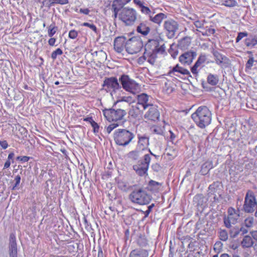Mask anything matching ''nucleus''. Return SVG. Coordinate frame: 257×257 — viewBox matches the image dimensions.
<instances>
[{
	"label": "nucleus",
	"mask_w": 257,
	"mask_h": 257,
	"mask_svg": "<svg viewBox=\"0 0 257 257\" xmlns=\"http://www.w3.org/2000/svg\"><path fill=\"white\" fill-rule=\"evenodd\" d=\"M118 187L123 191H127L129 189L130 186L126 183L122 182L119 184Z\"/></svg>",
	"instance_id": "54"
},
{
	"label": "nucleus",
	"mask_w": 257,
	"mask_h": 257,
	"mask_svg": "<svg viewBox=\"0 0 257 257\" xmlns=\"http://www.w3.org/2000/svg\"><path fill=\"white\" fill-rule=\"evenodd\" d=\"M206 60V56L204 54H201L199 57L197 61L195 62V64L191 68V70L192 73L193 74H197L198 73L197 68L201 66V65L204 64Z\"/></svg>",
	"instance_id": "22"
},
{
	"label": "nucleus",
	"mask_w": 257,
	"mask_h": 257,
	"mask_svg": "<svg viewBox=\"0 0 257 257\" xmlns=\"http://www.w3.org/2000/svg\"><path fill=\"white\" fill-rule=\"evenodd\" d=\"M62 54V50L60 48H57L55 51L52 53L51 58L54 60L57 58L58 56L61 55Z\"/></svg>",
	"instance_id": "45"
},
{
	"label": "nucleus",
	"mask_w": 257,
	"mask_h": 257,
	"mask_svg": "<svg viewBox=\"0 0 257 257\" xmlns=\"http://www.w3.org/2000/svg\"><path fill=\"white\" fill-rule=\"evenodd\" d=\"M230 236L233 238H235L238 235H240L239 229L238 227H234L230 231Z\"/></svg>",
	"instance_id": "42"
},
{
	"label": "nucleus",
	"mask_w": 257,
	"mask_h": 257,
	"mask_svg": "<svg viewBox=\"0 0 257 257\" xmlns=\"http://www.w3.org/2000/svg\"><path fill=\"white\" fill-rule=\"evenodd\" d=\"M207 79L208 83L212 86L217 85L219 81L218 76L211 73L208 74Z\"/></svg>",
	"instance_id": "34"
},
{
	"label": "nucleus",
	"mask_w": 257,
	"mask_h": 257,
	"mask_svg": "<svg viewBox=\"0 0 257 257\" xmlns=\"http://www.w3.org/2000/svg\"><path fill=\"white\" fill-rule=\"evenodd\" d=\"M253 244L252 238L249 235H245L241 242V245L243 248H249Z\"/></svg>",
	"instance_id": "29"
},
{
	"label": "nucleus",
	"mask_w": 257,
	"mask_h": 257,
	"mask_svg": "<svg viewBox=\"0 0 257 257\" xmlns=\"http://www.w3.org/2000/svg\"><path fill=\"white\" fill-rule=\"evenodd\" d=\"M121 8L122 7H120V5H119L118 2H116V0H114L111 5V11L112 13H118Z\"/></svg>",
	"instance_id": "41"
},
{
	"label": "nucleus",
	"mask_w": 257,
	"mask_h": 257,
	"mask_svg": "<svg viewBox=\"0 0 257 257\" xmlns=\"http://www.w3.org/2000/svg\"><path fill=\"white\" fill-rule=\"evenodd\" d=\"M191 117L198 126L204 128L211 121V113L207 106H201L192 114Z\"/></svg>",
	"instance_id": "1"
},
{
	"label": "nucleus",
	"mask_w": 257,
	"mask_h": 257,
	"mask_svg": "<svg viewBox=\"0 0 257 257\" xmlns=\"http://www.w3.org/2000/svg\"><path fill=\"white\" fill-rule=\"evenodd\" d=\"M115 97H116L117 99L115 102V105L118 104L119 106H122V107L123 108L124 106L123 105L124 102H126L128 105H130L131 104L134 103L137 99L136 96L134 95L133 96H121L120 95V92L117 95V96H115Z\"/></svg>",
	"instance_id": "16"
},
{
	"label": "nucleus",
	"mask_w": 257,
	"mask_h": 257,
	"mask_svg": "<svg viewBox=\"0 0 257 257\" xmlns=\"http://www.w3.org/2000/svg\"><path fill=\"white\" fill-rule=\"evenodd\" d=\"M30 157L27 156H18L17 160L21 161L22 163L27 162L30 160Z\"/></svg>",
	"instance_id": "56"
},
{
	"label": "nucleus",
	"mask_w": 257,
	"mask_h": 257,
	"mask_svg": "<svg viewBox=\"0 0 257 257\" xmlns=\"http://www.w3.org/2000/svg\"><path fill=\"white\" fill-rule=\"evenodd\" d=\"M10 238L12 239V240H11L10 242V256L17 257V246L15 237H14V239H13L12 235H11L10 236Z\"/></svg>",
	"instance_id": "28"
},
{
	"label": "nucleus",
	"mask_w": 257,
	"mask_h": 257,
	"mask_svg": "<svg viewBox=\"0 0 257 257\" xmlns=\"http://www.w3.org/2000/svg\"><path fill=\"white\" fill-rule=\"evenodd\" d=\"M128 157L133 160H137L140 158V153L138 151H132L129 153Z\"/></svg>",
	"instance_id": "44"
},
{
	"label": "nucleus",
	"mask_w": 257,
	"mask_h": 257,
	"mask_svg": "<svg viewBox=\"0 0 257 257\" xmlns=\"http://www.w3.org/2000/svg\"><path fill=\"white\" fill-rule=\"evenodd\" d=\"M156 51L152 49V40H150L145 46V52L143 56L138 59V63L142 64L147 60L150 64L153 65L156 61Z\"/></svg>",
	"instance_id": "8"
},
{
	"label": "nucleus",
	"mask_w": 257,
	"mask_h": 257,
	"mask_svg": "<svg viewBox=\"0 0 257 257\" xmlns=\"http://www.w3.org/2000/svg\"><path fill=\"white\" fill-rule=\"evenodd\" d=\"M57 29V27H56L54 25H51L49 27L48 30V35L49 37H52L56 33Z\"/></svg>",
	"instance_id": "43"
},
{
	"label": "nucleus",
	"mask_w": 257,
	"mask_h": 257,
	"mask_svg": "<svg viewBox=\"0 0 257 257\" xmlns=\"http://www.w3.org/2000/svg\"><path fill=\"white\" fill-rule=\"evenodd\" d=\"M149 107L148 110L144 115L145 118L154 121L158 120L160 117V113L157 107L153 105Z\"/></svg>",
	"instance_id": "17"
},
{
	"label": "nucleus",
	"mask_w": 257,
	"mask_h": 257,
	"mask_svg": "<svg viewBox=\"0 0 257 257\" xmlns=\"http://www.w3.org/2000/svg\"><path fill=\"white\" fill-rule=\"evenodd\" d=\"M243 224L246 227H252L254 224V218L252 216L247 217L244 219Z\"/></svg>",
	"instance_id": "37"
},
{
	"label": "nucleus",
	"mask_w": 257,
	"mask_h": 257,
	"mask_svg": "<svg viewBox=\"0 0 257 257\" xmlns=\"http://www.w3.org/2000/svg\"><path fill=\"white\" fill-rule=\"evenodd\" d=\"M68 0H54V4L64 5L68 4Z\"/></svg>",
	"instance_id": "58"
},
{
	"label": "nucleus",
	"mask_w": 257,
	"mask_h": 257,
	"mask_svg": "<svg viewBox=\"0 0 257 257\" xmlns=\"http://www.w3.org/2000/svg\"><path fill=\"white\" fill-rule=\"evenodd\" d=\"M119 81L122 88L125 91L133 94L138 93L141 90V86L128 75L123 74L120 76Z\"/></svg>",
	"instance_id": "6"
},
{
	"label": "nucleus",
	"mask_w": 257,
	"mask_h": 257,
	"mask_svg": "<svg viewBox=\"0 0 257 257\" xmlns=\"http://www.w3.org/2000/svg\"><path fill=\"white\" fill-rule=\"evenodd\" d=\"M21 176L19 175H17L15 178V183L14 185L13 186L12 189L14 190L17 189L18 186L19 185L21 182Z\"/></svg>",
	"instance_id": "50"
},
{
	"label": "nucleus",
	"mask_w": 257,
	"mask_h": 257,
	"mask_svg": "<svg viewBox=\"0 0 257 257\" xmlns=\"http://www.w3.org/2000/svg\"><path fill=\"white\" fill-rule=\"evenodd\" d=\"M137 13L132 8H124L118 14V19L127 26L133 25L137 19Z\"/></svg>",
	"instance_id": "7"
},
{
	"label": "nucleus",
	"mask_w": 257,
	"mask_h": 257,
	"mask_svg": "<svg viewBox=\"0 0 257 257\" xmlns=\"http://www.w3.org/2000/svg\"><path fill=\"white\" fill-rule=\"evenodd\" d=\"M140 9L142 13L146 15H148L149 17L150 15H152V12L151 11V10L148 7L144 6V5L141 7Z\"/></svg>",
	"instance_id": "47"
},
{
	"label": "nucleus",
	"mask_w": 257,
	"mask_h": 257,
	"mask_svg": "<svg viewBox=\"0 0 257 257\" xmlns=\"http://www.w3.org/2000/svg\"><path fill=\"white\" fill-rule=\"evenodd\" d=\"M257 206V202L252 192L248 191L245 195L243 209L245 212L251 213Z\"/></svg>",
	"instance_id": "11"
},
{
	"label": "nucleus",
	"mask_w": 257,
	"mask_h": 257,
	"mask_svg": "<svg viewBox=\"0 0 257 257\" xmlns=\"http://www.w3.org/2000/svg\"><path fill=\"white\" fill-rule=\"evenodd\" d=\"M143 110L142 108L136 104L135 105H132L131 106L128 111V114L132 117L136 118L141 114Z\"/></svg>",
	"instance_id": "24"
},
{
	"label": "nucleus",
	"mask_w": 257,
	"mask_h": 257,
	"mask_svg": "<svg viewBox=\"0 0 257 257\" xmlns=\"http://www.w3.org/2000/svg\"><path fill=\"white\" fill-rule=\"evenodd\" d=\"M137 32L143 35H147L150 32V28L144 23H141L137 29Z\"/></svg>",
	"instance_id": "33"
},
{
	"label": "nucleus",
	"mask_w": 257,
	"mask_h": 257,
	"mask_svg": "<svg viewBox=\"0 0 257 257\" xmlns=\"http://www.w3.org/2000/svg\"><path fill=\"white\" fill-rule=\"evenodd\" d=\"M148 251L143 249H136L133 250L130 253V257H148Z\"/></svg>",
	"instance_id": "25"
},
{
	"label": "nucleus",
	"mask_w": 257,
	"mask_h": 257,
	"mask_svg": "<svg viewBox=\"0 0 257 257\" xmlns=\"http://www.w3.org/2000/svg\"><path fill=\"white\" fill-rule=\"evenodd\" d=\"M222 4L227 7H234L237 5L235 0H221Z\"/></svg>",
	"instance_id": "39"
},
{
	"label": "nucleus",
	"mask_w": 257,
	"mask_h": 257,
	"mask_svg": "<svg viewBox=\"0 0 257 257\" xmlns=\"http://www.w3.org/2000/svg\"><path fill=\"white\" fill-rule=\"evenodd\" d=\"M169 74L171 77H181V75H188L190 74V72L187 69L180 66L179 64H177L169 71Z\"/></svg>",
	"instance_id": "18"
},
{
	"label": "nucleus",
	"mask_w": 257,
	"mask_h": 257,
	"mask_svg": "<svg viewBox=\"0 0 257 257\" xmlns=\"http://www.w3.org/2000/svg\"><path fill=\"white\" fill-rule=\"evenodd\" d=\"M212 54L215 58V62L217 65L223 68H226L228 66L229 64V60L227 57L216 50H214Z\"/></svg>",
	"instance_id": "15"
},
{
	"label": "nucleus",
	"mask_w": 257,
	"mask_h": 257,
	"mask_svg": "<svg viewBox=\"0 0 257 257\" xmlns=\"http://www.w3.org/2000/svg\"><path fill=\"white\" fill-rule=\"evenodd\" d=\"M161 186V183L154 180H151L149 181L147 188L148 190L151 192H157L159 191Z\"/></svg>",
	"instance_id": "26"
},
{
	"label": "nucleus",
	"mask_w": 257,
	"mask_h": 257,
	"mask_svg": "<svg viewBox=\"0 0 257 257\" xmlns=\"http://www.w3.org/2000/svg\"><path fill=\"white\" fill-rule=\"evenodd\" d=\"M138 102L137 104L142 108L143 110H145L152 104L149 103V96L145 93H142L138 95L137 97Z\"/></svg>",
	"instance_id": "19"
},
{
	"label": "nucleus",
	"mask_w": 257,
	"mask_h": 257,
	"mask_svg": "<svg viewBox=\"0 0 257 257\" xmlns=\"http://www.w3.org/2000/svg\"><path fill=\"white\" fill-rule=\"evenodd\" d=\"M151 132L154 134L163 135L164 131V127L160 125H155L151 127Z\"/></svg>",
	"instance_id": "36"
},
{
	"label": "nucleus",
	"mask_w": 257,
	"mask_h": 257,
	"mask_svg": "<svg viewBox=\"0 0 257 257\" xmlns=\"http://www.w3.org/2000/svg\"><path fill=\"white\" fill-rule=\"evenodd\" d=\"M197 31L201 33L204 36H211V35H213L215 32V30L214 29L211 28L208 26L205 27H203L200 30Z\"/></svg>",
	"instance_id": "32"
},
{
	"label": "nucleus",
	"mask_w": 257,
	"mask_h": 257,
	"mask_svg": "<svg viewBox=\"0 0 257 257\" xmlns=\"http://www.w3.org/2000/svg\"><path fill=\"white\" fill-rule=\"evenodd\" d=\"M238 212L232 208L228 209V216L224 219V223L226 227L230 228L231 224L236 223L239 216Z\"/></svg>",
	"instance_id": "13"
},
{
	"label": "nucleus",
	"mask_w": 257,
	"mask_h": 257,
	"mask_svg": "<svg viewBox=\"0 0 257 257\" xmlns=\"http://www.w3.org/2000/svg\"><path fill=\"white\" fill-rule=\"evenodd\" d=\"M90 12V10L87 8H85V9L81 8L79 10V13L86 15H89Z\"/></svg>",
	"instance_id": "63"
},
{
	"label": "nucleus",
	"mask_w": 257,
	"mask_h": 257,
	"mask_svg": "<svg viewBox=\"0 0 257 257\" xmlns=\"http://www.w3.org/2000/svg\"><path fill=\"white\" fill-rule=\"evenodd\" d=\"M194 25L196 28L202 29L203 27L204 23L199 21H196L194 22Z\"/></svg>",
	"instance_id": "62"
},
{
	"label": "nucleus",
	"mask_w": 257,
	"mask_h": 257,
	"mask_svg": "<svg viewBox=\"0 0 257 257\" xmlns=\"http://www.w3.org/2000/svg\"><path fill=\"white\" fill-rule=\"evenodd\" d=\"M138 148L140 150H144L147 148L149 145V138L146 136H138Z\"/></svg>",
	"instance_id": "23"
},
{
	"label": "nucleus",
	"mask_w": 257,
	"mask_h": 257,
	"mask_svg": "<svg viewBox=\"0 0 257 257\" xmlns=\"http://www.w3.org/2000/svg\"><path fill=\"white\" fill-rule=\"evenodd\" d=\"M102 86L103 89L107 92H109L112 97L117 96L120 91H122L121 85L115 77L106 78Z\"/></svg>",
	"instance_id": "5"
},
{
	"label": "nucleus",
	"mask_w": 257,
	"mask_h": 257,
	"mask_svg": "<svg viewBox=\"0 0 257 257\" xmlns=\"http://www.w3.org/2000/svg\"><path fill=\"white\" fill-rule=\"evenodd\" d=\"M151 198V195L142 188L135 189L128 196V199L132 202L141 205L149 204Z\"/></svg>",
	"instance_id": "3"
},
{
	"label": "nucleus",
	"mask_w": 257,
	"mask_h": 257,
	"mask_svg": "<svg viewBox=\"0 0 257 257\" xmlns=\"http://www.w3.org/2000/svg\"><path fill=\"white\" fill-rule=\"evenodd\" d=\"M121 124V122H114L106 127V131L108 134H109L114 128Z\"/></svg>",
	"instance_id": "38"
},
{
	"label": "nucleus",
	"mask_w": 257,
	"mask_h": 257,
	"mask_svg": "<svg viewBox=\"0 0 257 257\" xmlns=\"http://www.w3.org/2000/svg\"><path fill=\"white\" fill-rule=\"evenodd\" d=\"M190 44L191 39L189 37H186L179 41L178 47L182 50H185L188 48Z\"/></svg>",
	"instance_id": "27"
},
{
	"label": "nucleus",
	"mask_w": 257,
	"mask_h": 257,
	"mask_svg": "<svg viewBox=\"0 0 257 257\" xmlns=\"http://www.w3.org/2000/svg\"><path fill=\"white\" fill-rule=\"evenodd\" d=\"M219 239L222 241H226L228 239V233L224 229H220L218 232Z\"/></svg>",
	"instance_id": "40"
},
{
	"label": "nucleus",
	"mask_w": 257,
	"mask_h": 257,
	"mask_svg": "<svg viewBox=\"0 0 257 257\" xmlns=\"http://www.w3.org/2000/svg\"><path fill=\"white\" fill-rule=\"evenodd\" d=\"M196 56L197 53L196 51L190 50L181 55L179 56V60L182 64L185 66L190 65Z\"/></svg>",
	"instance_id": "14"
},
{
	"label": "nucleus",
	"mask_w": 257,
	"mask_h": 257,
	"mask_svg": "<svg viewBox=\"0 0 257 257\" xmlns=\"http://www.w3.org/2000/svg\"><path fill=\"white\" fill-rule=\"evenodd\" d=\"M91 124L93 128L94 132V133L98 132L99 125H98V124L94 121H91Z\"/></svg>",
	"instance_id": "59"
},
{
	"label": "nucleus",
	"mask_w": 257,
	"mask_h": 257,
	"mask_svg": "<svg viewBox=\"0 0 257 257\" xmlns=\"http://www.w3.org/2000/svg\"><path fill=\"white\" fill-rule=\"evenodd\" d=\"M248 34L246 32H239L238 33L237 36L236 38V42L238 43L239 42L242 38L245 37L247 36Z\"/></svg>",
	"instance_id": "52"
},
{
	"label": "nucleus",
	"mask_w": 257,
	"mask_h": 257,
	"mask_svg": "<svg viewBox=\"0 0 257 257\" xmlns=\"http://www.w3.org/2000/svg\"><path fill=\"white\" fill-rule=\"evenodd\" d=\"M154 10L152 11V15L150 16L149 20L154 23L160 26L163 20H166L167 18V14L163 13H160L155 15Z\"/></svg>",
	"instance_id": "20"
},
{
	"label": "nucleus",
	"mask_w": 257,
	"mask_h": 257,
	"mask_svg": "<svg viewBox=\"0 0 257 257\" xmlns=\"http://www.w3.org/2000/svg\"><path fill=\"white\" fill-rule=\"evenodd\" d=\"M173 45H171L170 48L169 49L168 52L169 54L171 55L173 59H175L178 55V52L177 50H174L173 49Z\"/></svg>",
	"instance_id": "51"
},
{
	"label": "nucleus",
	"mask_w": 257,
	"mask_h": 257,
	"mask_svg": "<svg viewBox=\"0 0 257 257\" xmlns=\"http://www.w3.org/2000/svg\"><path fill=\"white\" fill-rule=\"evenodd\" d=\"M213 164L211 162H206L201 166L200 173L202 175H205L208 173L209 171L212 168Z\"/></svg>",
	"instance_id": "31"
},
{
	"label": "nucleus",
	"mask_w": 257,
	"mask_h": 257,
	"mask_svg": "<svg viewBox=\"0 0 257 257\" xmlns=\"http://www.w3.org/2000/svg\"><path fill=\"white\" fill-rule=\"evenodd\" d=\"M0 146L3 149H6L8 147V144L6 140H0Z\"/></svg>",
	"instance_id": "61"
},
{
	"label": "nucleus",
	"mask_w": 257,
	"mask_h": 257,
	"mask_svg": "<svg viewBox=\"0 0 257 257\" xmlns=\"http://www.w3.org/2000/svg\"><path fill=\"white\" fill-rule=\"evenodd\" d=\"M222 245H223V244L222 243V242L220 241H218L216 242V243L214 245V249L215 250H219L220 249H221Z\"/></svg>",
	"instance_id": "57"
},
{
	"label": "nucleus",
	"mask_w": 257,
	"mask_h": 257,
	"mask_svg": "<svg viewBox=\"0 0 257 257\" xmlns=\"http://www.w3.org/2000/svg\"><path fill=\"white\" fill-rule=\"evenodd\" d=\"M239 229L240 235H243L244 234H246V233H247V232H248V230L243 226L241 227Z\"/></svg>",
	"instance_id": "64"
},
{
	"label": "nucleus",
	"mask_w": 257,
	"mask_h": 257,
	"mask_svg": "<svg viewBox=\"0 0 257 257\" xmlns=\"http://www.w3.org/2000/svg\"><path fill=\"white\" fill-rule=\"evenodd\" d=\"M126 42V38L124 37H118L114 41V50L118 53H121L124 48Z\"/></svg>",
	"instance_id": "21"
},
{
	"label": "nucleus",
	"mask_w": 257,
	"mask_h": 257,
	"mask_svg": "<svg viewBox=\"0 0 257 257\" xmlns=\"http://www.w3.org/2000/svg\"><path fill=\"white\" fill-rule=\"evenodd\" d=\"M245 44L250 48L253 47L257 44V35L250 36L245 40Z\"/></svg>",
	"instance_id": "30"
},
{
	"label": "nucleus",
	"mask_w": 257,
	"mask_h": 257,
	"mask_svg": "<svg viewBox=\"0 0 257 257\" xmlns=\"http://www.w3.org/2000/svg\"><path fill=\"white\" fill-rule=\"evenodd\" d=\"M78 36V32L74 30H72L69 32V37L72 39H75Z\"/></svg>",
	"instance_id": "55"
},
{
	"label": "nucleus",
	"mask_w": 257,
	"mask_h": 257,
	"mask_svg": "<svg viewBox=\"0 0 257 257\" xmlns=\"http://www.w3.org/2000/svg\"><path fill=\"white\" fill-rule=\"evenodd\" d=\"M152 49L155 50L156 51V58H157V53L159 52L162 54H163L164 52H165L166 49V46L164 44L161 46L159 48H157V47L155 46L154 47V48H152Z\"/></svg>",
	"instance_id": "48"
},
{
	"label": "nucleus",
	"mask_w": 257,
	"mask_h": 257,
	"mask_svg": "<svg viewBox=\"0 0 257 257\" xmlns=\"http://www.w3.org/2000/svg\"><path fill=\"white\" fill-rule=\"evenodd\" d=\"M151 160L150 155H145L142 160H139L136 164L133 165V169L140 176L147 175Z\"/></svg>",
	"instance_id": "9"
},
{
	"label": "nucleus",
	"mask_w": 257,
	"mask_h": 257,
	"mask_svg": "<svg viewBox=\"0 0 257 257\" xmlns=\"http://www.w3.org/2000/svg\"><path fill=\"white\" fill-rule=\"evenodd\" d=\"M163 27L164 30L167 32L168 38L171 39L175 36V33L178 29V24L176 21L170 19L164 22Z\"/></svg>",
	"instance_id": "12"
},
{
	"label": "nucleus",
	"mask_w": 257,
	"mask_h": 257,
	"mask_svg": "<svg viewBox=\"0 0 257 257\" xmlns=\"http://www.w3.org/2000/svg\"><path fill=\"white\" fill-rule=\"evenodd\" d=\"M82 26L87 27L92 30L95 33H97V29L95 25L93 24H90L87 22H84L81 24Z\"/></svg>",
	"instance_id": "46"
},
{
	"label": "nucleus",
	"mask_w": 257,
	"mask_h": 257,
	"mask_svg": "<svg viewBox=\"0 0 257 257\" xmlns=\"http://www.w3.org/2000/svg\"><path fill=\"white\" fill-rule=\"evenodd\" d=\"M103 113L108 121L121 122L122 124L125 121L124 116L127 112L123 108H112L104 109Z\"/></svg>",
	"instance_id": "2"
},
{
	"label": "nucleus",
	"mask_w": 257,
	"mask_h": 257,
	"mask_svg": "<svg viewBox=\"0 0 257 257\" xmlns=\"http://www.w3.org/2000/svg\"><path fill=\"white\" fill-rule=\"evenodd\" d=\"M42 4L45 7L50 8L54 5V0H43Z\"/></svg>",
	"instance_id": "53"
},
{
	"label": "nucleus",
	"mask_w": 257,
	"mask_h": 257,
	"mask_svg": "<svg viewBox=\"0 0 257 257\" xmlns=\"http://www.w3.org/2000/svg\"><path fill=\"white\" fill-rule=\"evenodd\" d=\"M254 62V59L252 57H250L245 64V69H251Z\"/></svg>",
	"instance_id": "49"
},
{
	"label": "nucleus",
	"mask_w": 257,
	"mask_h": 257,
	"mask_svg": "<svg viewBox=\"0 0 257 257\" xmlns=\"http://www.w3.org/2000/svg\"><path fill=\"white\" fill-rule=\"evenodd\" d=\"M143 47L142 41L140 39L134 37L126 41L125 49L128 53L134 54L140 52Z\"/></svg>",
	"instance_id": "10"
},
{
	"label": "nucleus",
	"mask_w": 257,
	"mask_h": 257,
	"mask_svg": "<svg viewBox=\"0 0 257 257\" xmlns=\"http://www.w3.org/2000/svg\"><path fill=\"white\" fill-rule=\"evenodd\" d=\"M174 84L171 81H167L165 82L164 87V91L167 94H170L174 90Z\"/></svg>",
	"instance_id": "35"
},
{
	"label": "nucleus",
	"mask_w": 257,
	"mask_h": 257,
	"mask_svg": "<svg viewBox=\"0 0 257 257\" xmlns=\"http://www.w3.org/2000/svg\"><path fill=\"white\" fill-rule=\"evenodd\" d=\"M154 204H152L151 205L148 207V209L144 212L145 217L148 216L149 214L152 211V208L154 207Z\"/></svg>",
	"instance_id": "60"
},
{
	"label": "nucleus",
	"mask_w": 257,
	"mask_h": 257,
	"mask_svg": "<svg viewBox=\"0 0 257 257\" xmlns=\"http://www.w3.org/2000/svg\"><path fill=\"white\" fill-rule=\"evenodd\" d=\"M113 138L117 145L125 146L135 138V135L126 129H117L114 133Z\"/></svg>",
	"instance_id": "4"
}]
</instances>
